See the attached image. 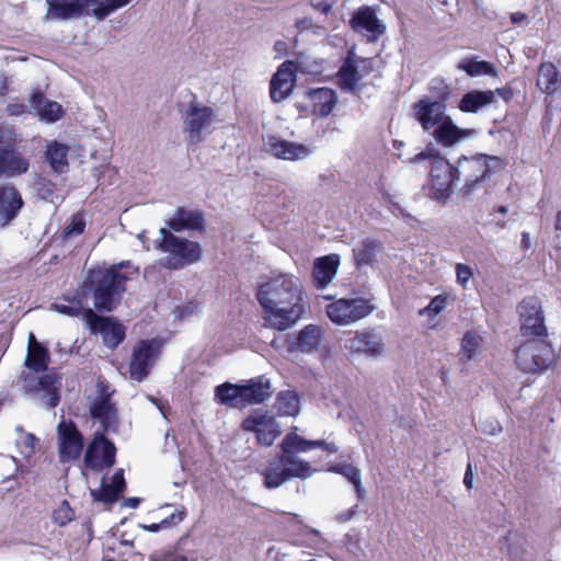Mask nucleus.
Returning <instances> with one entry per match:
<instances>
[{
  "label": "nucleus",
  "mask_w": 561,
  "mask_h": 561,
  "mask_svg": "<svg viewBox=\"0 0 561 561\" xmlns=\"http://www.w3.org/2000/svg\"><path fill=\"white\" fill-rule=\"evenodd\" d=\"M256 298L265 311L266 325L278 331L295 325L306 312L301 283L289 274H279L262 284Z\"/></svg>",
  "instance_id": "f257e3e1"
},
{
  "label": "nucleus",
  "mask_w": 561,
  "mask_h": 561,
  "mask_svg": "<svg viewBox=\"0 0 561 561\" xmlns=\"http://www.w3.org/2000/svg\"><path fill=\"white\" fill-rule=\"evenodd\" d=\"M127 279L128 277L117 272L116 267L90 270L81 288L84 294L88 290L92 291L95 309L111 312L119 305Z\"/></svg>",
  "instance_id": "f03ea898"
},
{
  "label": "nucleus",
  "mask_w": 561,
  "mask_h": 561,
  "mask_svg": "<svg viewBox=\"0 0 561 561\" xmlns=\"http://www.w3.org/2000/svg\"><path fill=\"white\" fill-rule=\"evenodd\" d=\"M129 0H46L45 21H68L92 15L104 20L114 11L123 8Z\"/></svg>",
  "instance_id": "7ed1b4c3"
},
{
  "label": "nucleus",
  "mask_w": 561,
  "mask_h": 561,
  "mask_svg": "<svg viewBox=\"0 0 561 561\" xmlns=\"http://www.w3.org/2000/svg\"><path fill=\"white\" fill-rule=\"evenodd\" d=\"M159 234L154 240V249L165 254L160 260L162 267L178 271L201 261L203 249L198 242L180 238L167 227L160 228Z\"/></svg>",
  "instance_id": "20e7f679"
},
{
  "label": "nucleus",
  "mask_w": 561,
  "mask_h": 561,
  "mask_svg": "<svg viewBox=\"0 0 561 561\" xmlns=\"http://www.w3.org/2000/svg\"><path fill=\"white\" fill-rule=\"evenodd\" d=\"M22 390L37 405L50 410L60 402L61 377L51 369L41 377L22 373L20 376Z\"/></svg>",
  "instance_id": "39448f33"
},
{
  "label": "nucleus",
  "mask_w": 561,
  "mask_h": 561,
  "mask_svg": "<svg viewBox=\"0 0 561 561\" xmlns=\"http://www.w3.org/2000/svg\"><path fill=\"white\" fill-rule=\"evenodd\" d=\"M425 159H433L431 168L433 196L445 203L451 194V184L456 178L455 168L449 160L443 158L433 147H426L422 152L411 158V163H420Z\"/></svg>",
  "instance_id": "423d86ee"
},
{
  "label": "nucleus",
  "mask_w": 561,
  "mask_h": 561,
  "mask_svg": "<svg viewBox=\"0 0 561 561\" xmlns=\"http://www.w3.org/2000/svg\"><path fill=\"white\" fill-rule=\"evenodd\" d=\"M215 111L196 100L190 101L181 111L182 128L187 135V144L198 145L204 140V134L209 130L215 122Z\"/></svg>",
  "instance_id": "0eeeda50"
},
{
  "label": "nucleus",
  "mask_w": 561,
  "mask_h": 561,
  "mask_svg": "<svg viewBox=\"0 0 561 561\" xmlns=\"http://www.w3.org/2000/svg\"><path fill=\"white\" fill-rule=\"evenodd\" d=\"M516 365L525 373L535 374L546 369L552 360V350L547 340H524L516 351Z\"/></svg>",
  "instance_id": "6e6552de"
},
{
  "label": "nucleus",
  "mask_w": 561,
  "mask_h": 561,
  "mask_svg": "<svg viewBox=\"0 0 561 561\" xmlns=\"http://www.w3.org/2000/svg\"><path fill=\"white\" fill-rule=\"evenodd\" d=\"M375 310L370 300L365 298H341L327 306L329 319L339 325H350Z\"/></svg>",
  "instance_id": "1a4fd4ad"
},
{
  "label": "nucleus",
  "mask_w": 561,
  "mask_h": 561,
  "mask_svg": "<svg viewBox=\"0 0 561 561\" xmlns=\"http://www.w3.org/2000/svg\"><path fill=\"white\" fill-rule=\"evenodd\" d=\"M345 348L353 355L377 359L386 351L385 337L377 329L357 330L345 340Z\"/></svg>",
  "instance_id": "9d476101"
},
{
  "label": "nucleus",
  "mask_w": 561,
  "mask_h": 561,
  "mask_svg": "<svg viewBox=\"0 0 561 561\" xmlns=\"http://www.w3.org/2000/svg\"><path fill=\"white\" fill-rule=\"evenodd\" d=\"M520 317V337L524 340H535L536 337H547V328L545 325L540 301L535 297L524 299L518 306Z\"/></svg>",
  "instance_id": "9b49d317"
},
{
  "label": "nucleus",
  "mask_w": 561,
  "mask_h": 561,
  "mask_svg": "<svg viewBox=\"0 0 561 561\" xmlns=\"http://www.w3.org/2000/svg\"><path fill=\"white\" fill-rule=\"evenodd\" d=\"M161 344L157 340H141L133 350L129 362V375L135 381H144L157 359L159 358Z\"/></svg>",
  "instance_id": "f8f14e48"
},
{
  "label": "nucleus",
  "mask_w": 561,
  "mask_h": 561,
  "mask_svg": "<svg viewBox=\"0 0 561 561\" xmlns=\"http://www.w3.org/2000/svg\"><path fill=\"white\" fill-rule=\"evenodd\" d=\"M373 71L370 59L358 57L350 50L336 75L339 85L345 92H355L358 82Z\"/></svg>",
  "instance_id": "ddd939ff"
},
{
  "label": "nucleus",
  "mask_w": 561,
  "mask_h": 561,
  "mask_svg": "<svg viewBox=\"0 0 561 561\" xmlns=\"http://www.w3.org/2000/svg\"><path fill=\"white\" fill-rule=\"evenodd\" d=\"M115 445L103 433H95L84 454V466L95 472L111 468L115 463Z\"/></svg>",
  "instance_id": "4468645a"
},
{
  "label": "nucleus",
  "mask_w": 561,
  "mask_h": 561,
  "mask_svg": "<svg viewBox=\"0 0 561 561\" xmlns=\"http://www.w3.org/2000/svg\"><path fill=\"white\" fill-rule=\"evenodd\" d=\"M84 320L91 332L100 333L103 343L112 350L116 348L125 339L124 325L114 318L99 316L91 308H87Z\"/></svg>",
  "instance_id": "2eb2a0df"
},
{
  "label": "nucleus",
  "mask_w": 561,
  "mask_h": 561,
  "mask_svg": "<svg viewBox=\"0 0 561 561\" xmlns=\"http://www.w3.org/2000/svg\"><path fill=\"white\" fill-rule=\"evenodd\" d=\"M58 451L61 462L77 460L83 449V436L72 421L62 420L57 425Z\"/></svg>",
  "instance_id": "dca6fc26"
},
{
  "label": "nucleus",
  "mask_w": 561,
  "mask_h": 561,
  "mask_svg": "<svg viewBox=\"0 0 561 561\" xmlns=\"http://www.w3.org/2000/svg\"><path fill=\"white\" fill-rule=\"evenodd\" d=\"M264 150L271 156L288 161L308 158L313 149L309 146L285 140L276 136H267L264 139Z\"/></svg>",
  "instance_id": "f3484780"
},
{
  "label": "nucleus",
  "mask_w": 561,
  "mask_h": 561,
  "mask_svg": "<svg viewBox=\"0 0 561 561\" xmlns=\"http://www.w3.org/2000/svg\"><path fill=\"white\" fill-rule=\"evenodd\" d=\"M91 417L99 422L104 432H116L118 428V415L111 394L101 392L91 403Z\"/></svg>",
  "instance_id": "a211bd4d"
},
{
  "label": "nucleus",
  "mask_w": 561,
  "mask_h": 561,
  "mask_svg": "<svg viewBox=\"0 0 561 561\" xmlns=\"http://www.w3.org/2000/svg\"><path fill=\"white\" fill-rule=\"evenodd\" d=\"M296 81L294 64H282L270 82V96L275 103L286 100L293 92Z\"/></svg>",
  "instance_id": "6ab92c4d"
},
{
  "label": "nucleus",
  "mask_w": 561,
  "mask_h": 561,
  "mask_svg": "<svg viewBox=\"0 0 561 561\" xmlns=\"http://www.w3.org/2000/svg\"><path fill=\"white\" fill-rule=\"evenodd\" d=\"M242 428L248 432H254L257 442L266 447L273 445L276 437L280 434L274 417L266 414L247 417L242 422Z\"/></svg>",
  "instance_id": "aec40b11"
},
{
  "label": "nucleus",
  "mask_w": 561,
  "mask_h": 561,
  "mask_svg": "<svg viewBox=\"0 0 561 561\" xmlns=\"http://www.w3.org/2000/svg\"><path fill=\"white\" fill-rule=\"evenodd\" d=\"M24 205L23 198L15 186L0 185V228L7 227L19 215Z\"/></svg>",
  "instance_id": "412c9836"
},
{
  "label": "nucleus",
  "mask_w": 561,
  "mask_h": 561,
  "mask_svg": "<svg viewBox=\"0 0 561 561\" xmlns=\"http://www.w3.org/2000/svg\"><path fill=\"white\" fill-rule=\"evenodd\" d=\"M413 110L415 118L420 122L424 130H430L447 117L444 102L431 101L428 98L416 102Z\"/></svg>",
  "instance_id": "4be33fe9"
},
{
  "label": "nucleus",
  "mask_w": 561,
  "mask_h": 561,
  "mask_svg": "<svg viewBox=\"0 0 561 561\" xmlns=\"http://www.w3.org/2000/svg\"><path fill=\"white\" fill-rule=\"evenodd\" d=\"M165 227L170 231L181 232L183 230H198L205 228L204 213L201 210H190L184 207H178L173 216L165 221Z\"/></svg>",
  "instance_id": "5701e85b"
},
{
  "label": "nucleus",
  "mask_w": 561,
  "mask_h": 561,
  "mask_svg": "<svg viewBox=\"0 0 561 561\" xmlns=\"http://www.w3.org/2000/svg\"><path fill=\"white\" fill-rule=\"evenodd\" d=\"M28 160L12 146H0V176L14 178L26 173Z\"/></svg>",
  "instance_id": "b1692460"
},
{
  "label": "nucleus",
  "mask_w": 561,
  "mask_h": 561,
  "mask_svg": "<svg viewBox=\"0 0 561 561\" xmlns=\"http://www.w3.org/2000/svg\"><path fill=\"white\" fill-rule=\"evenodd\" d=\"M244 408L252 404H261L273 394L271 380L262 375L248 380L242 385Z\"/></svg>",
  "instance_id": "393cba45"
},
{
  "label": "nucleus",
  "mask_w": 561,
  "mask_h": 561,
  "mask_svg": "<svg viewBox=\"0 0 561 561\" xmlns=\"http://www.w3.org/2000/svg\"><path fill=\"white\" fill-rule=\"evenodd\" d=\"M351 25L356 32H366L371 34L374 38L382 35L386 31L385 25L378 20L375 10L370 7H362L354 12Z\"/></svg>",
  "instance_id": "a878e982"
},
{
  "label": "nucleus",
  "mask_w": 561,
  "mask_h": 561,
  "mask_svg": "<svg viewBox=\"0 0 561 561\" xmlns=\"http://www.w3.org/2000/svg\"><path fill=\"white\" fill-rule=\"evenodd\" d=\"M125 488L124 472L119 469L113 474L112 484H107L103 478L100 489L91 490L90 493L94 501L112 504L117 501Z\"/></svg>",
  "instance_id": "bb28decb"
},
{
  "label": "nucleus",
  "mask_w": 561,
  "mask_h": 561,
  "mask_svg": "<svg viewBox=\"0 0 561 561\" xmlns=\"http://www.w3.org/2000/svg\"><path fill=\"white\" fill-rule=\"evenodd\" d=\"M30 105L46 123H55L64 116L62 106L58 102L47 100L41 92L32 94Z\"/></svg>",
  "instance_id": "cd10ccee"
},
{
  "label": "nucleus",
  "mask_w": 561,
  "mask_h": 561,
  "mask_svg": "<svg viewBox=\"0 0 561 561\" xmlns=\"http://www.w3.org/2000/svg\"><path fill=\"white\" fill-rule=\"evenodd\" d=\"M261 473L264 478V486L270 490L279 488L289 481V477L286 472L284 451H282L276 458L270 460Z\"/></svg>",
  "instance_id": "c85d7f7f"
},
{
  "label": "nucleus",
  "mask_w": 561,
  "mask_h": 561,
  "mask_svg": "<svg viewBox=\"0 0 561 561\" xmlns=\"http://www.w3.org/2000/svg\"><path fill=\"white\" fill-rule=\"evenodd\" d=\"M307 95L312 103L313 112L320 117L329 116L337 102L335 91L325 87L310 89Z\"/></svg>",
  "instance_id": "c756f323"
},
{
  "label": "nucleus",
  "mask_w": 561,
  "mask_h": 561,
  "mask_svg": "<svg viewBox=\"0 0 561 561\" xmlns=\"http://www.w3.org/2000/svg\"><path fill=\"white\" fill-rule=\"evenodd\" d=\"M502 90H486V91H479V90H472L468 93H466L459 104L458 108H460L462 112L466 113H477L480 110L486 107L488 105H491L496 102V93H501Z\"/></svg>",
  "instance_id": "7c9ffc66"
},
{
  "label": "nucleus",
  "mask_w": 561,
  "mask_h": 561,
  "mask_svg": "<svg viewBox=\"0 0 561 561\" xmlns=\"http://www.w3.org/2000/svg\"><path fill=\"white\" fill-rule=\"evenodd\" d=\"M340 264V256L337 254H330L319 257L313 266V280L319 288L328 286L337 272Z\"/></svg>",
  "instance_id": "2f4dec72"
},
{
  "label": "nucleus",
  "mask_w": 561,
  "mask_h": 561,
  "mask_svg": "<svg viewBox=\"0 0 561 561\" xmlns=\"http://www.w3.org/2000/svg\"><path fill=\"white\" fill-rule=\"evenodd\" d=\"M84 293L82 288L72 295H64L58 301L51 304L50 309L68 317H84Z\"/></svg>",
  "instance_id": "473e14b6"
},
{
  "label": "nucleus",
  "mask_w": 561,
  "mask_h": 561,
  "mask_svg": "<svg viewBox=\"0 0 561 561\" xmlns=\"http://www.w3.org/2000/svg\"><path fill=\"white\" fill-rule=\"evenodd\" d=\"M458 69L466 72L469 77H480V76H491L496 77L497 76V69L496 67L486 60H481L477 56H468L463 57L458 62Z\"/></svg>",
  "instance_id": "72a5a7b5"
},
{
  "label": "nucleus",
  "mask_w": 561,
  "mask_h": 561,
  "mask_svg": "<svg viewBox=\"0 0 561 561\" xmlns=\"http://www.w3.org/2000/svg\"><path fill=\"white\" fill-rule=\"evenodd\" d=\"M322 334L320 327L308 324L299 331L296 336L295 346L302 353H313L318 351Z\"/></svg>",
  "instance_id": "f704fd0d"
},
{
  "label": "nucleus",
  "mask_w": 561,
  "mask_h": 561,
  "mask_svg": "<svg viewBox=\"0 0 561 561\" xmlns=\"http://www.w3.org/2000/svg\"><path fill=\"white\" fill-rule=\"evenodd\" d=\"M215 397L219 403L234 409L244 408L242 385L225 382L215 388Z\"/></svg>",
  "instance_id": "c9c22d12"
},
{
  "label": "nucleus",
  "mask_w": 561,
  "mask_h": 561,
  "mask_svg": "<svg viewBox=\"0 0 561 561\" xmlns=\"http://www.w3.org/2000/svg\"><path fill=\"white\" fill-rule=\"evenodd\" d=\"M68 152L69 147L58 141H51L47 145L46 159L56 173L61 174L68 171Z\"/></svg>",
  "instance_id": "e433bc0d"
},
{
  "label": "nucleus",
  "mask_w": 561,
  "mask_h": 561,
  "mask_svg": "<svg viewBox=\"0 0 561 561\" xmlns=\"http://www.w3.org/2000/svg\"><path fill=\"white\" fill-rule=\"evenodd\" d=\"M50 362L48 350L43 344H36L35 348L27 350L24 365L34 373L46 371Z\"/></svg>",
  "instance_id": "4c0bfd02"
},
{
  "label": "nucleus",
  "mask_w": 561,
  "mask_h": 561,
  "mask_svg": "<svg viewBox=\"0 0 561 561\" xmlns=\"http://www.w3.org/2000/svg\"><path fill=\"white\" fill-rule=\"evenodd\" d=\"M381 249V243L375 239H365L353 249L354 259L357 266L368 265L375 261L377 252Z\"/></svg>",
  "instance_id": "58836bf2"
},
{
  "label": "nucleus",
  "mask_w": 561,
  "mask_h": 561,
  "mask_svg": "<svg viewBox=\"0 0 561 561\" xmlns=\"http://www.w3.org/2000/svg\"><path fill=\"white\" fill-rule=\"evenodd\" d=\"M285 463H286V472L291 479H307L310 478L314 470L310 466L308 461L302 460L295 454L284 453Z\"/></svg>",
  "instance_id": "ea45409f"
},
{
  "label": "nucleus",
  "mask_w": 561,
  "mask_h": 561,
  "mask_svg": "<svg viewBox=\"0 0 561 561\" xmlns=\"http://www.w3.org/2000/svg\"><path fill=\"white\" fill-rule=\"evenodd\" d=\"M433 136L437 144L443 147H451L456 144V125L450 116L436 125Z\"/></svg>",
  "instance_id": "a19ab883"
},
{
  "label": "nucleus",
  "mask_w": 561,
  "mask_h": 561,
  "mask_svg": "<svg viewBox=\"0 0 561 561\" xmlns=\"http://www.w3.org/2000/svg\"><path fill=\"white\" fill-rule=\"evenodd\" d=\"M558 84V71L552 64H542L538 71L537 85L538 88L548 94L553 93L557 90Z\"/></svg>",
  "instance_id": "79ce46f5"
},
{
  "label": "nucleus",
  "mask_w": 561,
  "mask_h": 561,
  "mask_svg": "<svg viewBox=\"0 0 561 561\" xmlns=\"http://www.w3.org/2000/svg\"><path fill=\"white\" fill-rule=\"evenodd\" d=\"M314 445V440H309L297 434L289 433L283 438L280 443V450L287 454L296 455L297 453H304L309 449H313Z\"/></svg>",
  "instance_id": "37998d69"
},
{
  "label": "nucleus",
  "mask_w": 561,
  "mask_h": 561,
  "mask_svg": "<svg viewBox=\"0 0 561 561\" xmlns=\"http://www.w3.org/2000/svg\"><path fill=\"white\" fill-rule=\"evenodd\" d=\"M277 409L283 415L295 416L299 413V397L295 391H282L277 396Z\"/></svg>",
  "instance_id": "c03bdc74"
},
{
  "label": "nucleus",
  "mask_w": 561,
  "mask_h": 561,
  "mask_svg": "<svg viewBox=\"0 0 561 561\" xmlns=\"http://www.w3.org/2000/svg\"><path fill=\"white\" fill-rule=\"evenodd\" d=\"M482 336L477 332H468L461 341L462 354L467 359H473L481 351Z\"/></svg>",
  "instance_id": "a18cd8bd"
},
{
  "label": "nucleus",
  "mask_w": 561,
  "mask_h": 561,
  "mask_svg": "<svg viewBox=\"0 0 561 561\" xmlns=\"http://www.w3.org/2000/svg\"><path fill=\"white\" fill-rule=\"evenodd\" d=\"M331 471L342 474L352 484H358L360 477V470L351 463H340L331 468Z\"/></svg>",
  "instance_id": "49530a36"
},
{
  "label": "nucleus",
  "mask_w": 561,
  "mask_h": 561,
  "mask_svg": "<svg viewBox=\"0 0 561 561\" xmlns=\"http://www.w3.org/2000/svg\"><path fill=\"white\" fill-rule=\"evenodd\" d=\"M75 518V513L67 501H62L53 513V520L59 526H66Z\"/></svg>",
  "instance_id": "de8ad7c7"
},
{
  "label": "nucleus",
  "mask_w": 561,
  "mask_h": 561,
  "mask_svg": "<svg viewBox=\"0 0 561 561\" xmlns=\"http://www.w3.org/2000/svg\"><path fill=\"white\" fill-rule=\"evenodd\" d=\"M36 440L35 435L27 433L19 436L15 444L23 457H31L35 453Z\"/></svg>",
  "instance_id": "09e8293b"
},
{
  "label": "nucleus",
  "mask_w": 561,
  "mask_h": 561,
  "mask_svg": "<svg viewBox=\"0 0 561 561\" xmlns=\"http://www.w3.org/2000/svg\"><path fill=\"white\" fill-rule=\"evenodd\" d=\"M85 227V221L80 214H76L72 216L71 221L64 228L62 236L64 238H71L79 236L83 232Z\"/></svg>",
  "instance_id": "8fccbe9b"
},
{
  "label": "nucleus",
  "mask_w": 561,
  "mask_h": 561,
  "mask_svg": "<svg viewBox=\"0 0 561 561\" xmlns=\"http://www.w3.org/2000/svg\"><path fill=\"white\" fill-rule=\"evenodd\" d=\"M447 305V297L438 295L431 300L427 307L419 311L420 316L434 317L445 309Z\"/></svg>",
  "instance_id": "3c124183"
},
{
  "label": "nucleus",
  "mask_w": 561,
  "mask_h": 561,
  "mask_svg": "<svg viewBox=\"0 0 561 561\" xmlns=\"http://www.w3.org/2000/svg\"><path fill=\"white\" fill-rule=\"evenodd\" d=\"M458 285L465 289L476 290V282L473 279V271L471 267L458 263Z\"/></svg>",
  "instance_id": "603ef678"
},
{
  "label": "nucleus",
  "mask_w": 561,
  "mask_h": 561,
  "mask_svg": "<svg viewBox=\"0 0 561 561\" xmlns=\"http://www.w3.org/2000/svg\"><path fill=\"white\" fill-rule=\"evenodd\" d=\"M35 185L42 198L53 201L55 193L57 191V187L54 183H51L49 180L45 178H41L36 181Z\"/></svg>",
  "instance_id": "864d4df0"
},
{
  "label": "nucleus",
  "mask_w": 561,
  "mask_h": 561,
  "mask_svg": "<svg viewBox=\"0 0 561 561\" xmlns=\"http://www.w3.org/2000/svg\"><path fill=\"white\" fill-rule=\"evenodd\" d=\"M184 511L173 512L161 520L162 527L168 528L171 526H175L184 519Z\"/></svg>",
  "instance_id": "5fc2aeb1"
},
{
  "label": "nucleus",
  "mask_w": 561,
  "mask_h": 561,
  "mask_svg": "<svg viewBox=\"0 0 561 561\" xmlns=\"http://www.w3.org/2000/svg\"><path fill=\"white\" fill-rule=\"evenodd\" d=\"M337 0H311L312 7L321 13H329Z\"/></svg>",
  "instance_id": "6e6d98bb"
},
{
  "label": "nucleus",
  "mask_w": 561,
  "mask_h": 561,
  "mask_svg": "<svg viewBox=\"0 0 561 561\" xmlns=\"http://www.w3.org/2000/svg\"><path fill=\"white\" fill-rule=\"evenodd\" d=\"M507 211L508 209L506 206H499L492 214V220L497 227L503 228L505 226L504 216L507 214Z\"/></svg>",
  "instance_id": "4d7b16f0"
},
{
  "label": "nucleus",
  "mask_w": 561,
  "mask_h": 561,
  "mask_svg": "<svg viewBox=\"0 0 561 561\" xmlns=\"http://www.w3.org/2000/svg\"><path fill=\"white\" fill-rule=\"evenodd\" d=\"M14 134L8 128L0 126V146H12Z\"/></svg>",
  "instance_id": "13d9d810"
},
{
  "label": "nucleus",
  "mask_w": 561,
  "mask_h": 561,
  "mask_svg": "<svg viewBox=\"0 0 561 561\" xmlns=\"http://www.w3.org/2000/svg\"><path fill=\"white\" fill-rule=\"evenodd\" d=\"M357 505H354L351 508L340 513L335 519L340 523H346L351 520L357 514Z\"/></svg>",
  "instance_id": "bf43d9fd"
},
{
  "label": "nucleus",
  "mask_w": 561,
  "mask_h": 561,
  "mask_svg": "<svg viewBox=\"0 0 561 561\" xmlns=\"http://www.w3.org/2000/svg\"><path fill=\"white\" fill-rule=\"evenodd\" d=\"M314 448H322L329 454H335L339 451V447L334 443H328L325 440H314Z\"/></svg>",
  "instance_id": "052dcab7"
},
{
  "label": "nucleus",
  "mask_w": 561,
  "mask_h": 561,
  "mask_svg": "<svg viewBox=\"0 0 561 561\" xmlns=\"http://www.w3.org/2000/svg\"><path fill=\"white\" fill-rule=\"evenodd\" d=\"M7 111L11 116H20L26 112V105L21 103L9 104Z\"/></svg>",
  "instance_id": "680f3d73"
},
{
  "label": "nucleus",
  "mask_w": 561,
  "mask_h": 561,
  "mask_svg": "<svg viewBox=\"0 0 561 561\" xmlns=\"http://www.w3.org/2000/svg\"><path fill=\"white\" fill-rule=\"evenodd\" d=\"M478 134L477 129L473 128H458V142H460L463 139L473 137Z\"/></svg>",
  "instance_id": "e2e57ef3"
},
{
  "label": "nucleus",
  "mask_w": 561,
  "mask_h": 561,
  "mask_svg": "<svg viewBox=\"0 0 561 561\" xmlns=\"http://www.w3.org/2000/svg\"><path fill=\"white\" fill-rule=\"evenodd\" d=\"M465 486L470 490L473 486V472L471 470V466L468 465L465 477H463Z\"/></svg>",
  "instance_id": "0e129e2a"
},
{
  "label": "nucleus",
  "mask_w": 561,
  "mask_h": 561,
  "mask_svg": "<svg viewBox=\"0 0 561 561\" xmlns=\"http://www.w3.org/2000/svg\"><path fill=\"white\" fill-rule=\"evenodd\" d=\"M311 25H312V20L309 18H304V19L297 20V22H296V27L299 31H306L309 27H311Z\"/></svg>",
  "instance_id": "69168bd1"
},
{
  "label": "nucleus",
  "mask_w": 561,
  "mask_h": 561,
  "mask_svg": "<svg viewBox=\"0 0 561 561\" xmlns=\"http://www.w3.org/2000/svg\"><path fill=\"white\" fill-rule=\"evenodd\" d=\"M511 21L514 24H523L527 21V16L522 12H515L511 15Z\"/></svg>",
  "instance_id": "338daca9"
},
{
  "label": "nucleus",
  "mask_w": 561,
  "mask_h": 561,
  "mask_svg": "<svg viewBox=\"0 0 561 561\" xmlns=\"http://www.w3.org/2000/svg\"><path fill=\"white\" fill-rule=\"evenodd\" d=\"M140 503L139 497H128L125 500L124 504L131 508H137Z\"/></svg>",
  "instance_id": "774afa93"
}]
</instances>
